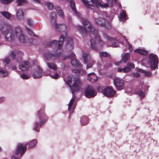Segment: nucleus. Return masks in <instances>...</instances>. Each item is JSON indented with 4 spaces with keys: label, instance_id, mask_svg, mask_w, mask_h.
Masks as SVG:
<instances>
[{
    "label": "nucleus",
    "instance_id": "nucleus-1",
    "mask_svg": "<svg viewBox=\"0 0 159 159\" xmlns=\"http://www.w3.org/2000/svg\"><path fill=\"white\" fill-rule=\"evenodd\" d=\"M80 22L84 26L77 25L75 27L84 38L87 36L88 33H89L93 35L95 41L93 39H90L91 46L92 48L95 50H97L98 47H102L105 44L104 42L101 39L98 30L95 28L91 22L86 19L82 18L80 19Z\"/></svg>",
    "mask_w": 159,
    "mask_h": 159
},
{
    "label": "nucleus",
    "instance_id": "nucleus-2",
    "mask_svg": "<svg viewBox=\"0 0 159 159\" xmlns=\"http://www.w3.org/2000/svg\"><path fill=\"white\" fill-rule=\"evenodd\" d=\"M1 34L3 35L6 39L9 41L13 40L16 37L18 38L20 41L23 43H26L28 40L27 36L22 34L21 28L19 27L16 28L15 31L11 29L0 28V36Z\"/></svg>",
    "mask_w": 159,
    "mask_h": 159
},
{
    "label": "nucleus",
    "instance_id": "nucleus-3",
    "mask_svg": "<svg viewBox=\"0 0 159 159\" xmlns=\"http://www.w3.org/2000/svg\"><path fill=\"white\" fill-rule=\"evenodd\" d=\"M36 116V119L34 123L32 130L34 133L36 134L40 132V128L48 120V116L45 112L44 107L41 108L38 111Z\"/></svg>",
    "mask_w": 159,
    "mask_h": 159
},
{
    "label": "nucleus",
    "instance_id": "nucleus-4",
    "mask_svg": "<svg viewBox=\"0 0 159 159\" xmlns=\"http://www.w3.org/2000/svg\"><path fill=\"white\" fill-rule=\"evenodd\" d=\"M87 8L91 9H94L95 7L97 8H107L109 5H112V0H107L108 3H104L101 0H81Z\"/></svg>",
    "mask_w": 159,
    "mask_h": 159
},
{
    "label": "nucleus",
    "instance_id": "nucleus-5",
    "mask_svg": "<svg viewBox=\"0 0 159 159\" xmlns=\"http://www.w3.org/2000/svg\"><path fill=\"white\" fill-rule=\"evenodd\" d=\"M66 83L69 85L72 94L78 92L80 90L81 85V81L78 77H74L72 80L70 76H68Z\"/></svg>",
    "mask_w": 159,
    "mask_h": 159
},
{
    "label": "nucleus",
    "instance_id": "nucleus-6",
    "mask_svg": "<svg viewBox=\"0 0 159 159\" xmlns=\"http://www.w3.org/2000/svg\"><path fill=\"white\" fill-rule=\"evenodd\" d=\"M67 32L65 31V35L61 34L60 38V40L58 41L54 40L48 43L47 44L46 46V47L52 46L57 47L58 50H61L62 45L63 43V41L65 39H66V38L67 37Z\"/></svg>",
    "mask_w": 159,
    "mask_h": 159
},
{
    "label": "nucleus",
    "instance_id": "nucleus-7",
    "mask_svg": "<svg viewBox=\"0 0 159 159\" xmlns=\"http://www.w3.org/2000/svg\"><path fill=\"white\" fill-rule=\"evenodd\" d=\"M148 63L149 64L152 70H155L158 67L159 63L158 58L157 56L153 53L149 54Z\"/></svg>",
    "mask_w": 159,
    "mask_h": 159
},
{
    "label": "nucleus",
    "instance_id": "nucleus-8",
    "mask_svg": "<svg viewBox=\"0 0 159 159\" xmlns=\"http://www.w3.org/2000/svg\"><path fill=\"white\" fill-rule=\"evenodd\" d=\"M50 16L51 19V23L53 24L57 30L61 31L66 30L67 26L65 24H58L56 23L57 14L55 12H53L51 13Z\"/></svg>",
    "mask_w": 159,
    "mask_h": 159
},
{
    "label": "nucleus",
    "instance_id": "nucleus-9",
    "mask_svg": "<svg viewBox=\"0 0 159 159\" xmlns=\"http://www.w3.org/2000/svg\"><path fill=\"white\" fill-rule=\"evenodd\" d=\"M103 37L107 40L106 45L108 46H111L113 47H117L119 46V43L118 39H116L113 38L109 37L106 34L103 33Z\"/></svg>",
    "mask_w": 159,
    "mask_h": 159
},
{
    "label": "nucleus",
    "instance_id": "nucleus-10",
    "mask_svg": "<svg viewBox=\"0 0 159 159\" xmlns=\"http://www.w3.org/2000/svg\"><path fill=\"white\" fill-rule=\"evenodd\" d=\"M37 62L36 61L34 60L33 62V65H37L35 70L32 73V76L34 79H38L42 77L43 74V68L37 65Z\"/></svg>",
    "mask_w": 159,
    "mask_h": 159
},
{
    "label": "nucleus",
    "instance_id": "nucleus-11",
    "mask_svg": "<svg viewBox=\"0 0 159 159\" xmlns=\"http://www.w3.org/2000/svg\"><path fill=\"white\" fill-rule=\"evenodd\" d=\"M96 23L98 25L103 27L109 29L111 28V26L110 23L107 20H106L101 18H98L95 20Z\"/></svg>",
    "mask_w": 159,
    "mask_h": 159
},
{
    "label": "nucleus",
    "instance_id": "nucleus-12",
    "mask_svg": "<svg viewBox=\"0 0 159 159\" xmlns=\"http://www.w3.org/2000/svg\"><path fill=\"white\" fill-rule=\"evenodd\" d=\"M58 52V51H57ZM58 54L53 52L52 53L49 52H45L44 54V58L48 60L50 59L55 60L58 58L60 56H61V52H58Z\"/></svg>",
    "mask_w": 159,
    "mask_h": 159
},
{
    "label": "nucleus",
    "instance_id": "nucleus-13",
    "mask_svg": "<svg viewBox=\"0 0 159 159\" xmlns=\"http://www.w3.org/2000/svg\"><path fill=\"white\" fill-rule=\"evenodd\" d=\"M82 57L84 60V62L85 63H88L87 65V69L91 67L94 64V61L90 57L89 54L87 53H83L82 55Z\"/></svg>",
    "mask_w": 159,
    "mask_h": 159
},
{
    "label": "nucleus",
    "instance_id": "nucleus-14",
    "mask_svg": "<svg viewBox=\"0 0 159 159\" xmlns=\"http://www.w3.org/2000/svg\"><path fill=\"white\" fill-rule=\"evenodd\" d=\"M113 84L117 90H120L123 89L124 84L123 80L117 77H115L113 79Z\"/></svg>",
    "mask_w": 159,
    "mask_h": 159
},
{
    "label": "nucleus",
    "instance_id": "nucleus-15",
    "mask_svg": "<svg viewBox=\"0 0 159 159\" xmlns=\"http://www.w3.org/2000/svg\"><path fill=\"white\" fill-rule=\"evenodd\" d=\"M26 150V145L25 144L19 143L17 145L15 155H18L20 154V156L21 157L23 154L25 153Z\"/></svg>",
    "mask_w": 159,
    "mask_h": 159
},
{
    "label": "nucleus",
    "instance_id": "nucleus-16",
    "mask_svg": "<svg viewBox=\"0 0 159 159\" xmlns=\"http://www.w3.org/2000/svg\"><path fill=\"white\" fill-rule=\"evenodd\" d=\"M85 95L88 98L94 97L96 95V93L93 88L88 86L85 89Z\"/></svg>",
    "mask_w": 159,
    "mask_h": 159
},
{
    "label": "nucleus",
    "instance_id": "nucleus-17",
    "mask_svg": "<svg viewBox=\"0 0 159 159\" xmlns=\"http://www.w3.org/2000/svg\"><path fill=\"white\" fill-rule=\"evenodd\" d=\"M103 94L107 97H112L116 93L112 86H109L105 88L103 90Z\"/></svg>",
    "mask_w": 159,
    "mask_h": 159
},
{
    "label": "nucleus",
    "instance_id": "nucleus-18",
    "mask_svg": "<svg viewBox=\"0 0 159 159\" xmlns=\"http://www.w3.org/2000/svg\"><path fill=\"white\" fill-rule=\"evenodd\" d=\"M71 59V64L72 66L75 67H79L81 66V64L79 61L76 60L75 59V55L74 53L71 52L70 55L67 57Z\"/></svg>",
    "mask_w": 159,
    "mask_h": 159
},
{
    "label": "nucleus",
    "instance_id": "nucleus-19",
    "mask_svg": "<svg viewBox=\"0 0 159 159\" xmlns=\"http://www.w3.org/2000/svg\"><path fill=\"white\" fill-rule=\"evenodd\" d=\"M143 85L141 84L140 85L136 86L134 89V93L138 94L140 98L141 99L143 98L146 95V93L141 89V88L143 87Z\"/></svg>",
    "mask_w": 159,
    "mask_h": 159
},
{
    "label": "nucleus",
    "instance_id": "nucleus-20",
    "mask_svg": "<svg viewBox=\"0 0 159 159\" xmlns=\"http://www.w3.org/2000/svg\"><path fill=\"white\" fill-rule=\"evenodd\" d=\"M75 99V97L73 96L68 105V110L69 111L70 113H72L73 112L76 106V104L74 102Z\"/></svg>",
    "mask_w": 159,
    "mask_h": 159
},
{
    "label": "nucleus",
    "instance_id": "nucleus-21",
    "mask_svg": "<svg viewBox=\"0 0 159 159\" xmlns=\"http://www.w3.org/2000/svg\"><path fill=\"white\" fill-rule=\"evenodd\" d=\"M25 14L21 8H19L16 11V18L19 20H22L24 19Z\"/></svg>",
    "mask_w": 159,
    "mask_h": 159
},
{
    "label": "nucleus",
    "instance_id": "nucleus-22",
    "mask_svg": "<svg viewBox=\"0 0 159 159\" xmlns=\"http://www.w3.org/2000/svg\"><path fill=\"white\" fill-rule=\"evenodd\" d=\"M88 80L89 81L93 80V82H96L98 79V77L96 76L94 72H92L88 74Z\"/></svg>",
    "mask_w": 159,
    "mask_h": 159
},
{
    "label": "nucleus",
    "instance_id": "nucleus-23",
    "mask_svg": "<svg viewBox=\"0 0 159 159\" xmlns=\"http://www.w3.org/2000/svg\"><path fill=\"white\" fill-rule=\"evenodd\" d=\"M29 67V63L27 61H24L21 63L19 66L20 69L23 71H25L28 70Z\"/></svg>",
    "mask_w": 159,
    "mask_h": 159
},
{
    "label": "nucleus",
    "instance_id": "nucleus-24",
    "mask_svg": "<svg viewBox=\"0 0 159 159\" xmlns=\"http://www.w3.org/2000/svg\"><path fill=\"white\" fill-rule=\"evenodd\" d=\"M126 14L125 11L122 10L119 17V20L121 21H124L126 20L127 19Z\"/></svg>",
    "mask_w": 159,
    "mask_h": 159
},
{
    "label": "nucleus",
    "instance_id": "nucleus-25",
    "mask_svg": "<svg viewBox=\"0 0 159 159\" xmlns=\"http://www.w3.org/2000/svg\"><path fill=\"white\" fill-rule=\"evenodd\" d=\"M70 4V7L73 11L77 15L78 12L77 11L75 7V4L73 0H67Z\"/></svg>",
    "mask_w": 159,
    "mask_h": 159
},
{
    "label": "nucleus",
    "instance_id": "nucleus-26",
    "mask_svg": "<svg viewBox=\"0 0 159 159\" xmlns=\"http://www.w3.org/2000/svg\"><path fill=\"white\" fill-rule=\"evenodd\" d=\"M55 8L58 15L61 18H64V14L61 7L58 5H56L55 6Z\"/></svg>",
    "mask_w": 159,
    "mask_h": 159
},
{
    "label": "nucleus",
    "instance_id": "nucleus-27",
    "mask_svg": "<svg viewBox=\"0 0 159 159\" xmlns=\"http://www.w3.org/2000/svg\"><path fill=\"white\" fill-rule=\"evenodd\" d=\"M89 121V118L86 116H83L80 119V122L83 126L87 125Z\"/></svg>",
    "mask_w": 159,
    "mask_h": 159
},
{
    "label": "nucleus",
    "instance_id": "nucleus-28",
    "mask_svg": "<svg viewBox=\"0 0 159 159\" xmlns=\"http://www.w3.org/2000/svg\"><path fill=\"white\" fill-rule=\"evenodd\" d=\"M136 70L138 72H140L143 74V75L145 77H151L152 74L151 72L148 71H146L143 70L141 69L136 68Z\"/></svg>",
    "mask_w": 159,
    "mask_h": 159
},
{
    "label": "nucleus",
    "instance_id": "nucleus-29",
    "mask_svg": "<svg viewBox=\"0 0 159 159\" xmlns=\"http://www.w3.org/2000/svg\"><path fill=\"white\" fill-rule=\"evenodd\" d=\"M46 64L48 67L50 69L54 70H56L57 69V67L56 65L54 63L51 62H47Z\"/></svg>",
    "mask_w": 159,
    "mask_h": 159
},
{
    "label": "nucleus",
    "instance_id": "nucleus-30",
    "mask_svg": "<svg viewBox=\"0 0 159 159\" xmlns=\"http://www.w3.org/2000/svg\"><path fill=\"white\" fill-rule=\"evenodd\" d=\"M121 55L122 57V61L124 62H126L129 59L130 57L129 54L128 53L122 54Z\"/></svg>",
    "mask_w": 159,
    "mask_h": 159
},
{
    "label": "nucleus",
    "instance_id": "nucleus-31",
    "mask_svg": "<svg viewBox=\"0 0 159 159\" xmlns=\"http://www.w3.org/2000/svg\"><path fill=\"white\" fill-rule=\"evenodd\" d=\"M134 52L139 53L142 55H146L147 54V51L141 49H138L134 50Z\"/></svg>",
    "mask_w": 159,
    "mask_h": 159
},
{
    "label": "nucleus",
    "instance_id": "nucleus-32",
    "mask_svg": "<svg viewBox=\"0 0 159 159\" xmlns=\"http://www.w3.org/2000/svg\"><path fill=\"white\" fill-rule=\"evenodd\" d=\"M3 16L7 19H10L11 17V14L6 11H2L0 13Z\"/></svg>",
    "mask_w": 159,
    "mask_h": 159
},
{
    "label": "nucleus",
    "instance_id": "nucleus-33",
    "mask_svg": "<svg viewBox=\"0 0 159 159\" xmlns=\"http://www.w3.org/2000/svg\"><path fill=\"white\" fill-rule=\"evenodd\" d=\"M72 72L73 73L79 75H82L84 73V71L81 69H73L72 70Z\"/></svg>",
    "mask_w": 159,
    "mask_h": 159
},
{
    "label": "nucleus",
    "instance_id": "nucleus-34",
    "mask_svg": "<svg viewBox=\"0 0 159 159\" xmlns=\"http://www.w3.org/2000/svg\"><path fill=\"white\" fill-rule=\"evenodd\" d=\"M38 143V140L36 139L32 140L30 141V148H34Z\"/></svg>",
    "mask_w": 159,
    "mask_h": 159
},
{
    "label": "nucleus",
    "instance_id": "nucleus-35",
    "mask_svg": "<svg viewBox=\"0 0 159 159\" xmlns=\"http://www.w3.org/2000/svg\"><path fill=\"white\" fill-rule=\"evenodd\" d=\"M67 45H70V47H72L73 44V38L71 37H68L67 38Z\"/></svg>",
    "mask_w": 159,
    "mask_h": 159
},
{
    "label": "nucleus",
    "instance_id": "nucleus-36",
    "mask_svg": "<svg viewBox=\"0 0 159 159\" xmlns=\"http://www.w3.org/2000/svg\"><path fill=\"white\" fill-rule=\"evenodd\" d=\"M8 74V72L6 71L0 69V76L5 77Z\"/></svg>",
    "mask_w": 159,
    "mask_h": 159
},
{
    "label": "nucleus",
    "instance_id": "nucleus-37",
    "mask_svg": "<svg viewBox=\"0 0 159 159\" xmlns=\"http://www.w3.org/2000/svg\"><path fill=\"white\" fill-rule=\"evenodd\" d=\"M49 75L54 79H57L59 76V75L57 72H55V73H50Z\"/></svg>",
    "mask_w": 159,
    "mask_h": 159
},
{
    "label": "nucleus",
    "instance_id": "nucleus-38",
    "mask_svg": "<svg viewBox=\"0 0 159 159\" xmlns=\"http://www.w3.org/2000/svg\"><path fill=\"white\" fill-rule=\"evenodd\" d=\"M17 2L19 6L22 5L27 3V1L26 0H17Z\"/></svg>",
    "mask_w": 159,
    "mask_h": 159
},
{
    "label": "nucleus",
    "instance_id": "nucleus-39",
    "mask_svg": "<svg viewBox=\"0 0 159 159\" xmlns=\"http://www.w3.org/2000/svg\"><path fill=\"white\" fill-rule=\"evenodd\" d=\"M109 56V55L106 52H101L100 53L99 56L100 58L102 57H106Z\"/></svg>",
    "mask_w": 159,
    "mask_h": 159
},
{
    "label": "nucleus",
    "instance_id": "nucleus-40",
    "mask_svg": "<svg viewBox=\"0 0 159 159\" xmlns=\"http://www.w3.org/2000/svg\"><path fill=\"white\" fill-rule=\"evenodd\" d=\"M14 0H0V2L4 4H6L11 3Z\"/></svg>",
    "mask_w": 159,
    "mask_h": 159
},
{
    "label": "nucleus",
    "instance_id": "nucleus-41",
    "mask_svg": "<svg viewBox=\"0 0 159 159\" xmlns=\"http://www.w3.org/2000/svg\"><path fill=\"white\" fill-rule=\"evenodd\" d=\"M20 77L23 79H28L29 78V76L24 73L20 74Z\"/></svg>",
    "mask_w": 159,
    "mask_h": 159
},
{
    "label": "nucleus",
    "instance_id": "nucleus-42",
    "mask_svg": "<svg viewBox=\"0 0 159 159\" xmlns=\"http://www.w3.org/2000/svg\"><path fill=\"white\" fill-rule=\"evenodd\" d=\"M46 4L48 9L49 10H52L53 7L52 4L50 2H47Z\"/></svg>",
    "mask_w": 159,
    "mask_h": 159
},
{
    "label": "nucleus",
    "instance_id": "nucleus-43",
    "mask_svg": "<svg viewBox=\"0 0 159 159\" xmlns=\"http://www.w3.org/2000/svg\"><path fill=\"white\" fill-rule=\"evenodd\" d=\"M126 42L127 44V45L126 46V47L128 48V49L129 51H132L133 48L132 46L128 41H126Z\"/></svg>",
    "mask_w": 159,
    "mask_h": 159
},
{
    "label": "nucleus",
    "instance_id": "nucleus-44",
    "mask_svg": "<svg viewBox=\"0 0 159 159\" xmlns=\"http://www.w3.org/2000/svg\"><path fill=\"white\" fill-rule=\"evenodd\" d=\"M105 16L108 18L110 20H112L114 17V15L113 14H111V15H109L107 13L105 14Z\"/></svg>",
    "mask_w": 159,
    "mask_h": 159
},
{
    "label": "nucleus",
    "instance_id": "nucleus-45",
    "mask_svg": "<svg viewBox=\"0 0 159 159\" xmlns=\"http://www.w3.org/2000/svg\"><path fill=\"white\" fill-rule=\"evenodd\" d=\"M127 66L129 68L134 69L135 68L134 65L130 62H128L127 63Z\"/></svg>",
    "mask_w": 159,
    "mask_h": 159
},
{
    "label": "nucleus",
    "instance_id": "nucleus-46",
    "mask_svg": "<svg viewBox=\"0 0 159 159\" xmlns=\"http://www.w3.org/2000/svg\"><path fill=\"white\" fill-rule=\"evenodd\" d=\"M30 44H33L34 45L37 44L36 40L33 38H30Z\"/></svg>",
    "mask_w": 159,
    "mask_h": 159
},
{
    "label": "nucleus",
    "instance_id": "nucleus-47",
    "mask_svg": "<svg viewBox=\"0 0 159 159\" xmlns=\"http://www.w3.org/2000/svg\"><path fill=\"white\" fill-rule=\"evenodd\" d=\"M123 68V72L124 73L128 72H129L131 70V69L130 68L127 66Z\"/></svg>",
    "mask_w": 159,
    "mask_h": 159
},
{
    "label": "nucleus",
    "instance_id": "nucleus-48",
    "mask_svg": "<svg viewBox=\"0 0 159 159\" xmlns=\"http://www.w3.org/2000/svg\"><path fill=\"white\" fill-rule=\"evenodd\" d=\"M131 74L132 76L136 78H138L140 76V75L138 72L132 73Z\"/></svg>",
    "mask_w": 159,
    "mask_h": 159
},
{
    "label": "nucleus",
    "instance_id": "nucleus-49",
    "mask_svg": "<svg viewBox=\"0 0 159 159\" xmlns=\"http://www.w3.org/2000/svg\"><path fill=\"white\" fill-rule=\"evenodd\" d=\"M10 58L7 57V58H6L5 59V60L4 61V62L5 63L8 64L10 63Z\"/></svg>",
    "mask_w": 159,
    "mask_h": 159
},
{
    "label": "nucleus",
    "instance_id": "nucleus-50",
    "mask_svg": "<svg viewBox=\"0 0 159 159\" xmlns=\"http://www.w3.org/2000/svg\"><path fill=\"white\" fill-rule=\"evenodd\" d=\"M10 55L12 56V57L14 58L16 56V53L14 52H11L10 53Z\"/></svg>",
    "mask_w": 159,
    "mask_h": 159
},
{
    "label": "nucleus",
    "instance_id": "nucleus-51",
    "mask_svg": "<svg viewBox=\"0 0 159 159\" xmlns=\"http://www.w3.org/2000/svg\"><path fill=\"white\" fill-rule=\"evenodd\" d=\"M123 68H119L117 69V70L118 72H123Z\"/></svg>",
    "mask_w": 159,
    "mask_h": 159
},
{
    "label": "nucleus",
    "instance_id": "nucleus-52",
    "mask_svg": "<svg viewBox=\"0 0 159 159\" xmlns=\"http://www.w3.org/2000/svg\"><path fill=\"white\" fill-rule=\"evenodd\" d=\"M11 159H19L17 157L16 155H14L12 156Z\"/></svg>",
    "mask_w": 159,
    "mask_h": 159
},
{
    "label": "nucleus",
    "instance_id": "nucleus-53",
    "mask_svg": "<svg viewBox=\"0 0 159 159\" xmlns=\"http://www.w3.org/2000/svg\"><path fill=\"white\" fill-rule=\"evenodd\" d=\"M4 101V98L2 97L0 98V103L3 102Z\"/></svg>",
    "mask_w": 159,
    "mask_h": 159
},
{
    "label": "nucleus",
    "instance_id": "nucleus-54",
    "mask_svg": "<svg viewBox=\"0 0 159 159\" xmlns=\"http://www.w3.org/2000/svg\"><path fill=\"white\" fill-rule=\"evenodd\" d=\"M121 61H118V62H116L115 63V65L116 66H118L119 65V64H120V63H121Z\"/></svg>",
    "mask_w": 159,
    "mask_h": 159
},
{
    "label": "nucleus",
    "instance_id": "nucleus-55",
    "mask_svg": "<svg viewBox=\"0 0 159 159\" xmlns=\"http://www.w3.org/2000/svg\"><path fill=\"white\" fill-rule=\"evenodd\" d=\"M30 36H34L35 35L30 30Z\"/></svg>",
    "mask_w": 159,
    "mask_h": 159
},
{
    "label": "nucleus",
    "instance_id": "nucleus-56",
    "mask_svg": "<svg viewBox=\"0 0 159 159\" xmlns=\"http://www.w3.org/2000/svg\"><path fill=\"white\" fill-rule=\"evenodd\" d=\"M27 24L29 25H30V20L29 19L27 20Z\"/></svg>",
    "mask_w": 159,
    "mask_h": 159
},
{
    "label": "nucleus",
    "instance_id": "nucleus-57",
    "mask_svg": "<svg viewBox=\"0 0 159 159\" xmlns=\"http://www.w3.org/2000/svg\"><path fill=\"white\" fill-rule=\"evenodd\" d=\"M26 28L27 30H28V33H29V31H30V30L29 28L27 27H26Z\"/></svg>",
    "mask_w": 159,
    "mask_h": 159
},
{
    "label": "nucleus",
    "instance_id": "nucleus-58",
    "mask_svg": "<svg viewBox=\"0 0 159 159\" xmlns=\"http://www.w3.org/2000/svg\"><path fill=\"white\" fill-rule=\"evenodd\" d=\"M12 68L13 70H15L16 69V67L15 66L12 67Z\"/></svg>",
    "mask_w": 159,
    "mask_h": 159
},
{
    "label": "nucleus",
    "instance_id": "nucleus-59",
    "mask_svg": "<svg viewBox=\"0 0 159 159\" xmlns=\"http://www.w3.org/2000/svg\"><path fill=\"white\" fill-rule=\"evenodd\" d=\"M68 19L69 20H70V19H71V17H69L68 18Z\"/></svg>",
    "mask_w": 159,
    "mask_h": 159
},
{
    "label": "nucleus",
    "instance_id": "nucleus-60",
    "mask_svg": "<svg viewBox=\"0 0 159 159\" xmlns=\"http://www.w3.org/2000/svg\"><path fill=\"white\" fill-rule=\"evenodd\" d=\"M65 60V58L63 59V61H64Z\"/></svg>",
    "mask_w": 159,
    "mask_h": 159
},
{
    "label": "nucleus",
    "instance_id": "nucleus-61",
    "mask_svg": "<svg viewBox=\"0 0 159 159\" xmlns=\"http://www.w3.org/2000/svg\"><path fill=\"white\" fill-rule=\"evenodd\" d=\"M115 1H116V0H114Z\"/></svg>",
    "mask_w": 159,
    "mask_h": 159
}]
</instances>
